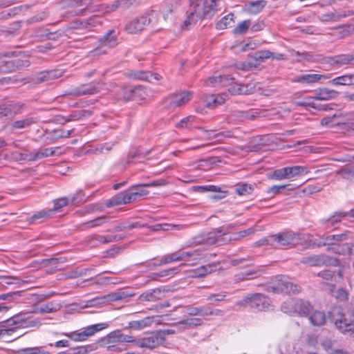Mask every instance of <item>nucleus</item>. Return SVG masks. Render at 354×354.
<instances>
[{"label": "nucleus", "instance_id": "1", "mask_svg": "<svg viewBox=\"0 0 354 354\" xmlns=\"http://www.w3.org/2000/svg\"><path fill=\"white\" fill-rule=\"evenodd\" d=\"M39 322L32 319L28 314L15 316L0 326V340L10 342L20 337L17 329L37 326Z\"/></svg>", "mask_w": 354, "mask_h": 354}, {"label": "nucleus", "instance_id": "2", "mask_svg": "<svg viewBox=\"0 0 354 354\" xmlns=\"http://www.w3.org/2000/svg\"><path fill=\"white\" fill-rule=\"evenodd\" d=\"M204 257L200 249L184 251L179 252H174L163 256L159 263H154L153 266H160L174 261H191L190 265H196L203 260Z\"/></svg>", "mask_w": 354, "mask_h": 354}, {"label": "nucleus", "instance_id": "3", "mask_svg": "<svg viewBox=\"0 0 354 354\" xmlns=\"http://www.w3.org/2000/svg\"><path fill=\"white\" fill-rule=\"evenodd\" d=\"M330 318L341 333L354 337V322L346 317L341 307L333 308L330 311Z\"/></svg>", "mask_w": 354, "mask_h": 354}, {"label": "nucleus", "instance_id": "4", "mask_svg": "<svg viewBox=\"0 0 354 354\" xmlns=\"http://www.w3.org/2000/svg\"><path fill=\"white\" fill-rule=\"evenodd\" d=\"M84 194L82 191L77 192L75 194L71 195L68 197H62L54 201V207L53 209H44L35 214L33 218H41L43 217H48L53 215L55 212H59L60 209L66 206L68 204L77 205L83 201Z\"/></svg>", "mask_w": 354, "mask_h": 354}, {"label": "nucleus", "instance_id": "5", "mask_svg": "<svg viewBox=\"0 0 354 354\" xmlns=\"http://www.w3.org/2000/svg\"><path fill=\"white\" fill-rule=\"evenodd\" d=\"M304 241L305 236L304 234L292 232H284L273 234L272 240L274 248H276L292 247L300 244Z\"/></svg>", "mask_w": 354, "mask_h": 354}, {"label": "nucleus", "instance_id": "6", "mask_svg": "<svg viewBox=\"0 0 354 354\" xmlns=\"http://www.w3.org/2000/svg\"><path fill=\"white\" fill-rule=\"evenodd\" d=\"M236 304L240 306L250 305L259 310H268L271 306L270 299L260 293L248 295L242 300L238 301Z\"/></svg>", "mask_w": 354, "mask_h": 354}, {"label": "nucleus", "instance_id": "7", "mask_svg": "<svg viewBox=\"0 0 354 354\" xmlns=\"http://www.w3.org/2000/svg\"><path fill=\"white\" fill-rule=\"evenodd\" d=\"M103 328H104V324H97L86 327L82 331H73L70 333H65L62 335L70 338L74 342H82L85 341L88 337L93 336L95 333Z\"/></svg>", "mask_w": 354, "mask_h": 354}, {"label": "nucleus", "instance_id": "8", "mask_svg": "<svg viewBox=\"0 0 354 354\" xmlns=\"http://www.w3.org/2000/svg\"><path fill=\"white\" fill-rule=\"evenodd\" d=\"M194 7V12L199 18L212 16L216 10V1H194L192 4Z\"/></svg>", "mask_w": 354, "mask_h": 354}, {"label": "nucleus", "instance_id": "9", "mask_svg": "<svg viewBox=\"0 0 354 354\" xmlns=\"http://www.w3.org/2000/svg\"><path fill=\"white\" fill-rule=\"evenodd\" d=\"M301 262L308 266H335L339 263L337 259L330 257L325 254L306 257L302 259Z\"/></svg>", "mask_w": 354, "mask_h": 354}, {"label": "nucleus", "instance_id": "10", "mask_svg": "<svg viewBox=\"0 0 354 354\" xmlns=\"http://www.w3.org/2000/svg\"><path fill=\"white\" fill-rule=\"evenodd\" d=\"M301 288L299 286L292 283L284 277H281L279 279L276 285L270 286L268 288L269 291L286 294H295L299 292Z\"/></svg>", "mask_w": 354, "mask_h": 354}, {"label": "nucleus", "instance_id": "11", "mask_svg": "<svg viewBox=\"0 0 354 354\" xmlns=\"http://www.w3.org/2000/svg\"><path fill=\"white\" fill-rule=\"evenodd\" d=\"M161 335V333H158L156 330L151 333L147 337L136 339L133 342L140 348L151 349L162 344V337Z\"/></svg>", "mask_w": 354, "mask_h": 354}, {"label": "nucleus", "instance_id": "12", "mask_svg": "<svg viewBox=\"0 0 354 354\" xmlns=\"http://www.w3.org/2000/svg\"><path fill=\"white\" fill-rule=\"evenodd\" d=\"M136 339L133 336L127 335L122 333L120 330H115L110 333L102 340L104 347L109 345H115L124 342H133Z\"/></svg>", "mask_w": 354, "mask_h": 354}, {"label": "nucleus", "instance_id": "13", "mask_svg": "<svg viewBox=\"0 0 354 354\" xmlns=\"http://www.w3.org/2000/svg\"><path fill=\"white\" fill-rule=\"evenodd\" d=\"M135 294H127L124 292H115L112 294H109L101 297H97L93 299V300L89 301V306H93L97 305H101L104 304L106 302L109 301H115L122 300L123 299H125L128 297H132L134 296Z\"/></svg>", "mask_w": 354, "mask_h": 354}, {"label": "nucleus", "instance_id": "14", "mask_svg": "<svg viewBox=\"0 0 354 354\" xmlns=\"http://www.w3.org/2000/svg\"><path fill=\"white\" fill-rule=\"evenodd\" d=\"M150 23L147 16H141L128 22L125 30L130 34H137L142 31Z\"/></svg>", "mask_w": 354, "mask_h": 354}, {"label": "nucleus", "instance_id": "15", "mask_svg": "<svg viewBox=\"0 0 354 354\" xmlns=\"http://www.w3.org/2000/svg\"><path fill=\"white\" fill-rule=\"evenodd\" d=\"M102 88L100 83L84 84L72 89L68 94L73 96H81L85 95H93L98 93Z\"/></svg>", "mask_w": 354, "mask_h": 354}, {"label": "nucleus", "instance_id": "16", "mask_svg": "<svg viewBox=\"0 0 354 354\" xmlns=\"http://www.w3.org/2000/svg\"><path fill=\"white\" fill-rule=\"evenodd\" d=\"M192 98V93L184 91L175 93L167 99V103L171 108L179 107L185 105Z\"/></svg>", "mask_w": 354, "mask_h": 354}, {"label": "nucleus", "instance_id": "17", "mask_svg": "<svg viewBox=\"0 0 354 354\" xmlns=\"http://www.w3.org/2000/svg\"><path fill=\"white\" fill-rule=\"evenodd\" d=\"M187 313L189 315H192V316H196V315H201V316H208V315L223 316L224 315V312L222 310H219V309L212 310L209 306H202V307H200V308L189 306L187 308Z\"/></svg>", "mask_w": 354, "mask_h": 354}, {"label": "nucleus", "instance_id": "18", "mask_svg": "<svg viewBox=\"0 0 354 354\" xmlns=\"http://www.w3.org/2000/svg\"><path fill=\"white\" fill-rule=\"evenodd\" d=\"M23 105L19 103H5L0 105V118L3 117L12 118L21 113Z\"/></svg>", "mask_w": 354, "mask_h": 354}, {"label": "nucleus", "instance_id": "19", "mask_svg": "<svg viewBox=\"0 0 354 354\" xmlns=\"http://www.w3.org/2000/svg\"><path fill=\"white\" fill-rule=\"evenodd\" d=\"M330 77V75H320V74H303L295 77L292 80L294 82L299 83H306V84H313L322 79H329Z\"/></svg>", "mask_w": 354, "mask_h": 354}, {"label": "nucleus", "instance_id": "20", "mask_svg": "<svg viewBox=\"0 0 354 354\" xmlns=\"http://www.w3.org/2000/svg\"><path fill=\"white\" fill-rule=\"evenodd\" d=\"M63 75V71L59 69L52 70L48 71H42L38 73L34 81L36 83H41L43 82H48L50 80H53L62 77Z\"/></svg>", "mask_w": 354, "mask_h": 354}, {"label": "nucleus", "instance_id": "21", "mask_svg": "<svg viewBox=\"0 0 354 354\" xmlns=\"http://www.w3.org/2000/svg\"><path fill=\"white\" fill-rule=\"evenodd\" d=\"M125 193L127 196V202L131 203L147 195L149 192L144 189L142 185H136L131 187L128 191L125 192Z\"/></svg>", "mask_w": 354, "mask_h": 354}, {"label": "nucleus", "instance_id": "22", "mask_svg": "<svg viewBox=\"0 0 354 354\" xmlns=\"http://www.w3.org/2000/svg\"><path fill=\"white\" fill-rule=\"evenodd\" d=\"M165 297V289L155 288L148 290L139 297V300L142 301H156Z\"/></svg>", "mask_w": 354, "mask_h": 354}, {"label": "nucleus", "instance_id": "23", "mask_svg": "<svg viewBox=\"0 0 354 354\" xmlns=\"http://www.w3.org/2000/svg\"><path fill=\"white\" fill-rule=\"evenodd\" d=\"M121 236H102L94 234L88 237V243L91 246H96L97 243H106L113 241H117L122 239Z\"/></svg>", "mask_w": 354, "mask_h": 354}, {"label": "nucleus", "instance_id": "24", "mask_svg": "<svg viewBox=\"0 0 354 354\" xmlns=\"http://www.w3.org/2000/svg\"><path fill=\"white\" fill-rule=\"evenodd\" d=\"M338 94L335 90L324 88L317 90L312 98L317 100H329L336 98Z\"/></svg>", "mask_w": 354, "mask_h": 354}, {"label": "nucleus", "instance_id": "25", "mask_svg": "<svg viewBox=\"0 0 354 354\" xmlns=\"http://www.w3.org/2000/svg\"><path fill=\"white\" fill-rule=\"evenodd\" d=\"M127 91L129 94L123 96L125 100H144L147 95L145 88L141 86H138L133 88H128Z\"/></svg>", "mask_w": 354, "mask_h": 354}, {"label": "nucleus", "instance_id": "26", "mask_svg": "<svg viewBox=\"0 0 354 354\" xmlns=\"http://www.w3.org/2000/svg\"><path fill=\"white\" fill-rule=\"evenodd\" d=\"M233 82V78L228 75H214L206 81L208 86H228Z\"/></svg>", "mask_w": 354, "mask_h": 354}, {"label": "nucleus", "instance_id": "27", "mask_svg": "<svg viewBox=\"0 0 354 354\" xmlns=\"http://www.w3.org/2000/svg\"><path fill=\"white\" fill-rule=\"evenodd\" d=\"M39 121L37 117L28 115L26 118L14 122L11 127L12 129H21L30 127Z\"/></svg>", "mask_w": 354, "mask_h": 354}, {"label": "nucleus", "instance_id": "28", "mask_svg": "<svg viewBox=\"0 0 354 354\" xmlns=\"http://www.w3.org/2000/svg\"><path fill=\"white\" fill-rule=\"evenodd\" d=\"M286 167L287 172V179L303 176L310 172L309 169L306 166L295 165Z\"/></svg>", "mask_w": 354, "mask_h": 354}, {"label": "nucleus", "instance_id": "29", "mask_svg": "<svg viewBox=\"0 0 354 354\" xmlns=\"http://www.w3.org/2000/svg\"><path fill=\"white\" fill-rule=\"evenodd\" d=\"M349 236L350 234L348 232L341 234L328 235L324 239V241L323 244L331 245V247H333L337 245L338 243L348 240Z\"/></svg>", "mask_w": 354, "mask_h": 354}, {"label": "nucleus", "instance_id": "30", "mask_svg": "<svg viewBox=\"0 0 354 354\" xmlns=\"http://www.w3.org/2000/svg\"><path fill=\"white\" fill-rule=\"evenodd\" d=\"M309 316V321L314 326H322L325 324L326 317L324 312L320 310H314L311 312Z\"/></svg>", "mask_w": 354, "mask_h": 354}, {"label": "nucleus", "instance_id": "31", "mask_svg": "<svg viewBox=\"0 0 354 354\" xmlns=\"http://www.w3.org/2000/svg\"><path fill=\"white\" fill-rule=\"evenodd\" d=\"M254 87L252 84H237L232 85L228 91L233 95L248 94L253 91Z\"/></svg>", "mask_w": 354, "mask_h": 354}, {"label": "nucleus", "instance_id": "32", "mask_svg": "<svg viewBox=\"0 0 354 354\" xmlns=\"http://www.w3.org/2000/svg\"><path fill=\"white\" fill-rule=\"evenodd\" d=\"M313 310V306L307 301L301 299L296 300V315L306 316Z\"/></svg>", "mask_w": 354, "mask_h": 354}, {"label": "nucleus", "instance_id": "33", "mask_svg": "<svg viewBox=\"0 0 354 354\" xmlns=\"http://www.w3.org/2000/svg\"><path fill=\"white\" fill-rule=\"evenodd\" d=\"M265 6L263 1H248L243 10L248 14L254 15L259 12Z\"/></svg>", "mask_w": 354, "mask_h": 354}, {"label": "nucleus", "instance_id": "34", "mask_svg": "<svg viewBox=\"0 0 354 354\" xmlns=\"http://www.w3.org/2000/svg\"><path fill=\"white\" fill-rule=\"evenodd\" d=\"M353 246V244L351 243H347L344 244H340L339 243H338L337 245L333 247H330V248L335 253L343 255H350L352 254Z\"/></svg>", "mask_w": 354, "mask_h": 354}, {"label": "nucleus", "instance_id": "35", "mask_svg": "<svg viewBox=\"0 0 354 354\" xmlns=\"http://www.w3.org/2000/svg\"><path fill=\"white\" fill-rule=\"evenodd\" d=\"M330 64H337L339 66L348 64L351 62L354 63V55H340L330 58Z\"/></svg>", "mask_w": 354, "mask_h": 354}, {"label": "nucleus", "instance_id": "36", "mask_svg": "<svg viewBox=\"0 0 354 354\" xmlns=\"http://www.w3.org/2000/svg\"><path fill=\"white\" fill-rule=\"evenodd\" d=\"M201 324L202 320L199 318H189L177 323L178 326H180V328L183 330L200 326Z\"/></svg>", "mask_w": 354, "mask_h": 354}, {"label": "nucleus", "instance_id": "37", "mask_svg": "<svg viewBox=\"0 0 354 354\" xmlns=\"http://www.w3.org/2000/svg\"><path fill=\"white\" fill-rule=\"evenodd\" d=\"M354 75H345L333 79L330 83L333 85H351L353 83Z\"/></svg>", "mask_w": 354, "mask_h": 354}, {"label": "nucleus", "instance_id": "38", "mask_svg": "<svg viewBox=\"0 0 354 354\" xmlns=\"http://www.w3.org/2000/svg\"><path fill=\"white\" fill-rule=\"evenodd\" d=\"M347 215L351 217H354V209H351L348 213L336 212L327 220V222L332 226H335L337 223L341 221V219L343 217H345Z\"/></svg>", "mask_w": 354, "mask_h": 354}, {"label": "nucleus", "instance_id": "39", "mask_svg": "<svg viewBox=\"0 0 354 354\" xmlns=\"http://www.w3.org/2000/svg\"><path fill=\"white\" fill-rule=\"evenodd\" d=\"M234 23V17L233 14H229L223 17L217 24L216 28L218 30H223L228 27H231Z\"/></svg>", "mask_w": 354, "mask_h": 354}, {"label": "nucleus", "instance_id": "40", "mask_svg": "<svg viewBox=\"0 0 354 354\" xmlns=\"http://www.w3.org/2000/svg\"><path fill=\"white\" fill-rule=\"evenodd\" d=\"M109 221V218L105 216H99L93 220H91L88 222L84 223L82 226L86 228L96 227L102 225L104 223H106Z\"/></svg>", "mask_w": 354, "mask_h": 354}, {"label": "nucleus", "instance_id": "41", "mask_svg": "<svg viewBox=\"0 0 354 354\" xmlns=\"http://www.w3.org/2000/svg\"><path fill=\"white\" fill-rule=\"evenodd\" d=\"M133 77L140 80H146L149 82H152L153 80H159L160 78V75L157 73L140 71L136 73L133 75Z\"/></svg>", "mask_w": 354, "mask_h": 354}, {"label": "nucleus", "instance_id": "42", "mask_svg": "<svg viewBox=\"0 0 354 354\" xmlns=\"http://www.w3.org/2000/svg\"><path fill=\"white\" fill-rule=\"evenodd\" d=\"M127 194L126 193H123L122 194H120L118 196H116L115 197L112 198L107 203V207H112V206H116L123 204H129V202H127Z\"/></svg>", "mask_w": 354, "mask_h": 354}, {"label": "nucleus", "instance_id": "43", "mask_svg": "<svg viewBox=\"0 0 354 354\" xmlns=\"http://www.w3.org/2000/svg\"><path fill=\"white\" fill-rule=\"evenodd\" d=\"M114 32L113 30L109 31L103 38L101 39L100 42L104 45L109 47H113L116 45L117 41Z\"/></svg>", "mask_w": 354, "mask_h": 354}, {"label": "nucleus", "instance_id": "44", "mask_svg": "<svg viewBox=\"0 0 354 354\" xmlns=\"http://www.w3.org/2000/svg\"><path fill=\"white\" fill-rule=\"evenodd\" d=\"M281 310L286 313L296 315V300L290 299L281 305Z\"/></svg>", "mask_w": 354, "mask_h": 354}, {"label": "nucleus", "instance_id": "45", "mask_svg": "<svg viewBox=\"0 0 354 354\" xmlns=\"http://www.w3.org/2000/svg\"><path fill=\"white\" fill-rule=\"evenodd\" d=\"M269 178L276 180L287 179L286 167H285L274 170L269 174Z\"/></svg>", "mask_w": 354, "mask_h": 354}, {"label": "nucleus", "instance_id": "46", "mask_svg": "<svg viewBox=\"0 0 354 354\" xmlns=\"http://www.w3.org/2000/svg\"><path fill=\"white\" fill-rule=\"evenodd\" d=\"M19 66V62H15L14 61L5 62L3 64L0 65V74L6 73L14 71Z\"/></svg>", "mask_w": 354, "mask_h": 354}, {"label": "nucleus", "instance_id": "47", "mask_svg": "<svg viewBox=\"0 0 354 354\" xmlns=\"http://www.w3.org/2000/svg\"><path fill=\"white\" fill-rule=\"evenodd\" d=\"M255 232H256V229L254 227H250L247 230H244L240 231L238 233H235V234H232V236H230L228 239L230 241L239 240L241 238L253 234Z\"/></svg>", "mask_w": 354, "mask_h": 354}, {"label": "nucleus", "instance_id": "48", "mask_svg": "<svg viewBox=\"0 0 354 354\" xmlns=\"http://www.w3.org/2000/svg\"><path fill=\"white\" fill-rule=\"evenodd\" d=\"M214 267H215L214 264H208L206 266H203L195 270L194 276L196 277H204L208 273H211L214 270Z\"/></svg>", "mask_w": 354, "mask_h": 354}, {"label": "nucleus", "instance_id": "49", "mask_svg": "<svg viewBox=\"0 0 354 354\" xmlns=\"http://www.w3.org/2000/svg\"><path fill=\"white\" fill-rule=\"evenodd\" d=\"M214 267H215L214 264H208L206 266H203L195 270L194 276L196 277H204L208 273H211L214 270Z\"/></svg>", "mask_w": 354, "mask_h": 354}, {"label": "nucleus", "instance_id": "50", "mask_svg": "<svg viewBox=\"0 0 354 354\" xmlns=\"http://www.w3.org/2000/svg\"><path fill=\"white\" fill-rule=\"evenodd\" d=\"M338 122L346 123L352 122L354 121V112H337Z\"/></svg>", "mask_w": 354, "mask_h": 354}, {"label": "nucleus", "instance_id": "51", "mask_svg": "<svg viewBox=\"0 0 354 354\" xmlns=\"http://www.w3.org/2000/svg\"><path fill=\"white\" fill-rule=\"evenodd\" d=\"M251 25L250 20H244L238 24L233 32L236 35H242L246 32Z\"/></svg>", "mask_w": 354, "mask_h": 354}, {"label": "nucleus", "instance_id": "52", "mask_svg": "<svg viewBox=\"0 0 354 354\" xmlns=\"http://www.w3.org/2000/svg\"><path fill=\"white\" fill-rule=\"evenodd\" d=\"M271 57H272V53L270 50H264L257 52L252 58L256 62H262L267 59H271Z\"/></svg>", "mask_w": 354, "mask_h": 354}, {"label": "nucleus", "instance_id": "53", "mask_svg": "<svg viewBox=\"0 0 354 354\" xmlns=\"http://www.w3.org/2000/svg\"><path fill=\"white\" fill-rule=\"evenodd\" d=\"M339 124L337 113L332 116L325 117L321 120V124L328 127H331Z\"/></svg>", "mask_w": 354, "mask_h": 354}, {"label": "nucleus", "instance_id": "54", "mask_svg": "<svg viewBox=\"0 0 354 354\" xmlns=\"http://www.w3.org/2000/svg\"><path fill=\"white\" fill-rule=\"evenodd\" d=\"M55 153V151L53 148H46L41 151H33L35 160L41 159L45 157H48L53 156Z\"/></svg>", "mask_w": 354, "mask_h": 354}, {"label": "nucleus", "instance_id": "55", "mask_svg": "<svg viewBox=\"0 0 354 354\" xmlns=\"http://www.w3.org/2000/svg\"><path fill=\"white\" fill-rule=\"evenodd\" d=\"M59 304H53L52 303H48L45 305L41 306L38 308V311L41 313H50L53 312H56L59 309Z\"/></svg>", "mask_w": 354, "mask_h": 354}, {"label": "nucleus", "instance_id": "56", "mask_svg": "<svg viewBox=\"0 0 354 354\" xmlns=\"http://www.w3.org/2000/svg\"><path fill=\"white\" fill-rule=\"evenodd\" d=\"M252 186L248 184H242L235 189V192L240 196H247L252 193Z\"/></svg>", "mask_w": 354, "mask_h": 354}, {"label": "nucleus", "instance_id": "57", "mask_svg": "<svg viewBox=\"0 0 354 354\" xmlns=\"http://www.w3.org/2000/svg\"><path fill=\"white\" fill-rule=\"evenodd\" d=\"M196 118L193 115L187 116L182 119L177 124L176 127L179 128H190L194 123Z\"/></svg>", "mask_w": 354, "mask_h": 354}, {"label": "nucleus", "instance_id": "58", "mask_svg": "<svg viewBox=\"0 0 354 354\" xmlns=\"http://www.w3.org/2000/svg\"><path fill=\"white\" fill-rule=\"evenodd\" d=\"M261 274V271L260 270H248L241 274L242 277L240 279L243 280L252 279L259 277Z\"/></svg>", "mask_w": 354, "mask_h": 354}, {"label": "nucleus", "instance_id": "59", "mask_svg": "<svg viewBox=\"0 0 354 354\" xmlns=\"http://www.w3.org/2000/svg\"><path fill=\"white\" fill-rule=\"evenodd\" d=\"M160 316H150L145 317L142 319L143 328H147L151 326L153 323L160 324Z\"/></svg>", "mask_w": 354, "mask_h": 354}, {"label": "nucleus", "instance_id": "60", "mask_svg": "<svg viewBox=\"0 0 354 354\" xmlns=\"http://www.w3.org/2000/svg\"><path fill=\"white\" fill-rule=\"evenodd\" d=\"M222 236L221 232H218V234L216 235V237L214 236H209L206 240L204 239H201L200 240L195 241L194 243L196 244H201L203 243H206L207 244H214L220 242V237Z\"/></svg>", "mask_w": 354, "mask_h": 354}, {"label": "nucleus", "instance_id": "61", "mask_svg": "<svg viewBox=\"0 0 354 354\" xmlns=\"http://www.w3.org/2000/svg\"><path fill=\"white\" fill-rule=\"evenodd\" d=\"M20 354H48L39 347L27 348L19 351Z\"/></svg>", "mask_w": 354, "mask_h": 354}, {"label": "nucleus", "instance_id": "62", "mask_svg": "<svg viewBox=\"0 0 354 354\" xmlns=\"http://www.w3.org/2000/svg\"><path fill=\"white\" fill-rule=\"evenodd\" d=\"M236 67L242 71H250L257 67L251 61L241 62L236 64Z\"/></svg>", "mask_w": 354, "mask_h": 354}, {"label": "nucleus", "instance_id": "63", "mask_svg": "<svg viewBox=\"0 0 354 354\" xmlns=\"http://www.w3.org/2000/svg\"><path fill=\"white\" fill-rule=\"evenodd\" d=\"M273 235H270L268 237H265L263 239H259V241L254 243V246L259 247L263 245H271L272 247H274L273 243Z\"/></svg>", "mask_w": 354, "mask_h": 354}, {"label": "nucleus", "instance_id": "64", "mask_svg": "<svg viewBox=\"0 0 354 354\" xmlns=\"http://www.w3.org/2000/svg\"><path fill=\"white\" fill-rule=\"evenodd\" d=\"M312 97H308L303 100L295 102V104L301 106H310L313 108H317L315 103L313 101Z\"/></svg>", "mask_w": 354, "mask_h": 354}]
</instances>
